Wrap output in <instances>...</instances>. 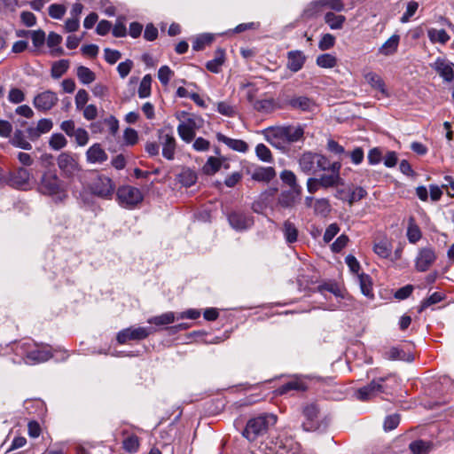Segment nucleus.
<instances>
[{"label": "nucleus", "mask_w": 454, "mask_h": 454, "mask_svg": "<svg viewBox=\"0 0 454 454\" xmlns=\"http://www.w3.org/2000/svg\"><path fill=\"white\" fill-rule=\"evenodd\" d=\"M268 143L282 151H288L291 145L304 140V128L301 125L270 126L263 130Z\"/></svg>", "instance_id": "f257e3e1"}, {"label": "nucleus", "mask_w": 454, "mask_h": 454, "mask_svg": "<svg viewBox=\"0 0 454 454\" xmlns=\"http://www.w3.org/2000/svg\"><path fill=\"white\" fill-rule=\"evenodd\" d=\"M15 352L28 364L45 362L53 356L47 347L39 346L31 340L17 344Z\"/></svg>", "instance_id": "f03ea898"}, {"label": "nucleus", "mask_w": 454, "mask_h": 454, "mask_svg": "<svg viewBox=\"0 0 454 454\" xmlns=\"http://www.w3.org/2000/svg\"><path fill=\"white\" fill-rule=\"evenodd\" d=\"M38 189L43 194L51 196L58 201H62L67 197L64 182L54 171H46L43 174Z\"/></svg>", "instance_id": "7ed1b4c3"}, {"label": "nucleus", "mask_w": 454, "mask_h": 454, "mask_svg": "<svg viewBox=\"0 0 454 454\" xmlns=\"http://www.w3.org/2000/svg\"><path fill=\"white\" fill-rule=\"evenodd\" d=\"M277 423V416L264 413L250 419L242 432L248 441H255L259 436L265 434L270 427Z\"/></svg>", "instance_id": "20e7f679"}, {"label": "nucleus", "mask_w": 454, "mask_h": 454, "mask_svg": "<svg viewBox=\"0 0 454 454\" xmlns=\"http://www.w3.org/2000/svg\"><path fill=\"white\" fill-rule=\"evenodd\" d=\"M302 415L304 420L301 426L308 432H325L330 424V418L321 416L318 407L314 403L304 406Z\"/></svg>", "instance_id": "39448f33"}, {"label": "nucleus", "mask_w": 454, "mask_h": 454, "mask_svg": "<svg viewBox=\"0 0 454 454\" xmlns=\"http://www.w3.org/2000/svg\"><path fill=\"white\" fill-rule=\"evenodd\" d=\"M299 166L302 172L312 175L317 171L326 170L329 160L320 153L305 152L299 158Z\"/></svg>", "instance_id": "423d86ee"}, {"label": "nucleus", "mask_w": 454, "mask_h": 454, "mask_svg": "<svg viewBox=\"0 0 454 454\" xmlns=\"http://www.w3.org/2000/svg\"><path fill=\"white\" fill-rule=\"evenodd\" d=\"M391 374L386 377L373 379L368 385L358 388L356 391V397L360 401H369L380 394L388 393V387L385 384L387 380L392 379Z\"/></svg>", "instance_id": "0eeeda50"}, {"label": "nucleus", "mask_w": 454, "mask_h": 454, "mask_svg": "<svg viewBox=\"0 0 454 454\" xmlns=\"http://www.w3.org/2000/svg\"><path fill=\"white\" fill-rule=\"evenodd\" d=\"M58 167L64 177H74L82 170L79 164V157L71 152L61 153L57 158Z\"/></svg>", "instance_id": "6e6552de"}, {"label": "nucleus", "mask_w": 454, "mask_h": 454, "mask_svg": "<svg viewBox=\"0 0 454 454\" xmlns=\"http://www.w3.org/2000/svg\"><path fill=\"white\" fill-rule=\"evenodd\" d=\"M114 188L112 179L104 175H98L89 185L92 194L103 199H110L114 194Z\"/></svg>", "instance_id": "1a4fd4ad"}, {"label": "nucleus", "mask_w": 454, "mask_h": 454, "mask_svg": "<svg viewBox=\"0 0 454 454\" xmlns=\"http://www.w3.org/2000/svg\"><path fill=\"white\" fill-rule=\"evenodd\" d=\"M141 191L130 185H124L117 190L119 203L128 208H132L143 200Z\"/></svg>", "instance_id": "9d476101"}, {"label": "nucleus", "mask_w": 454, "mask_h": 454, "mask_svg": "<svg viewBox=\"0 0 454 454\" xmlns=\"http://www.w3.org/2000/svg\"><path fill=\"white\" fill-rule=\"evenodd\" d=\"M158 138L162 147V156L172 160L175 158L176 140L170 129H160L158 130Z\"/></svg>", "instance_id": "9b49d317"}, {"label": "nucleus", "mask_w": 454, "mask_h": 454, "mask_svg": "<svg viewBox=\"0 0 454 454\" xmlns=\"http://www.w3.org/2000/svg\"><path fill=\"white\" fill-rule=\"evenodd\" d=\"M152 333V328L149 327H128L117 333L116 340L119 344H125L129 340H145Z\"/></svg>", "instance_id": "f8f14e48"}, {"label": "nucleus", "mask_w": 454, "mask_h": 454, "mask_svg": "<svg viewBox=\"0 0 454 454\" xmlns=\"http://www.w3.org/2000/svg\"><path fill=\"white\" fill-rule=\"evenodd\" d=\"M201 120L196 117H188L184 121H180L177 126V133L180 138L189 144L194 138L196 130L200 128Z\"/></svg>", "instance_id": "ddd939ff"}, {"label": "nucleus", "mask_w": 454, "mask_h": 454, "mask_svg": "<svg viewBox=\"0 0 454 454\" xmlns=\"http://www.w3.org/2000/svg\"><path fill=\"white\" fill-rule=\"evenodd\" d=\"M436 254L431 247H425L419 249L415 258V269L419 272H425L435 262Z\"/></svg>", "instance_id": "4468645a"}, {"label": "nucleus", "mask_w": 454, "mask_h": 454, "mask_svg": "<svg viewBox=\"0 0 454 454\" xmlns=\"http://www.w3.org/2000/svg\"><path fill=\"white\" fill-rule=\"evenodd\" d=\"M59 102L56 92L44 90L36 94L33 99V106L39 112L46 113L51 110Z\"/></svg>", "instance_id": "2eb2a0df"}, {"label": "nucleus", "mask_w": 454, "mask_h": 454, "mask_svg": "<svg viewBox=\"0 0 454 454\" xmlns=\"http://www.w3.org/2000/svg\"><path fill=\"white\" fill-rule=\"evenodd\" d=\"M430 67L438 74L444 82L450 83L454 82V63L447 59L437 58L430 64Z\"/></svg>", "instance_id": "dca6fc26"}, {"label": "nucleus", "mask_w": 454, "mask_h": 454, "mask_svg": "<svg viewBox=\"0 0 454 454\" xmlns=\"http://www.w3.org/2000/svg\"><path fill=\"white\" fill-rule=\"evenodd\" d=\"M30 172L24 168H19L16 171L7 173V180L5 184H9L17 189L26 190L29 186Z\"/></svg>", "instance_id": "f3484780"}, {"label": "nucleus", "mask_w": 454, "mask_h": 454, "mask_svg": "<svg viewBox=\"0 0 454 454\" xmlns=\"http://www.w3.org/2000/svg\"><path fill=\"white\" fill-rule=\"evenodd\" d=\"M228 221L231 226L236 231H244L250 228L254 224L251 215L242 212H232L228 215Z\"/></svg>", "instance_id": "a211bd4d"}, {"label": "nucleus", "mask_w": 454, "mask_h": 454, "mask_svg": "<svg viewBox=\"0 0 454 454\" xmlns=\"http://www.w3.org/2000/svg\"><path fill=\"white\" fill-rule=\"evenodd\" d=\"M366 82L375 90L379 91L383 97H388L389 93L387 90L383 78L377 73L369 71L364 74Z\"/></svg>", "instance_id": "6ab92c4d"}, {"label": "nucleus", "mask_w": 454, "mask_h": 454, "mask_svg": "<svg viewBox=\"0 0 454 454\" xmlns=\"http://www.w3.org/2000/svg\"><path fill=\"white\" fill-rule=\"evenodd\" d=\"M107 154L98 143L93 144L86 152V160L91 164H101L107 160Z\"/></svg>", "instance_id": "aec40b11"}, {"label": "nucleus", "mask_w": 454, "mask_h": 454, "mask_svg": "<svg viewBox=\"0 0 454 454\" xmlns=\"http://www.w3.org/2000/svg\"><path fill=\"white\" fill-rule=\"evenodd\" d=\"M306 60L304 53L301 51H291L287 53V68L296 73L300 71Z\"/></svg>", "instance_id": "412c9836"}, {"label": "nucleus", "mask_w": 454, "mask_h": 454, "mask_svg": "<svg viewBox=\"0 0 454 454\" xmlns=\"http://www.w3.org/2000/svg\"><path fill=\"white\" fill-rule=\"evenodd\" d=\"M216 139L219 142L225 144L233 151L239 153H247L248 151V145L244 140L231 138L222 133L216 134Z\"/></svg>", "instance_id": "4be33fe9"}, {"label": "nucleus", "mask_w": 454, "mask_h": 454, "mask_svg": "<svg viewBox=\"0 0 454 454\" xmlns=\"http://www.w3.org/2000/svg\"><path fill=\"white\" fill-rule=\"evenodd\" d=\"M393 246L387 238L380 239L374 241L372 250L382 259H388L392 254Z\"/></svg>", "instance_id": "5701e85b"}, {"label": "nucleus", "mask_w": 454, "mask_h": 454, "mask_svg": "<svg viewBox=\"0 0 454 454\" xmlns=\"http://www.w3.org/2000/svg\"><path fill=\"white\" fill-rule=\"evenodd\" d=\"M288 105L294 109L311 112L315 109V102L308 97L300 96L291 98Z\"/></svg>", "instance_id": "b1692460"}, {"label": "nucleus", "mask_w": 454, "mask_h": 454, "mask_svg": "<svg viewBox=\"0 0 454 454\" xmlns=\"http://www.w3.org/2000/svg\"><path fill=\"white\" fill-rule=\"evenodd\" d=\"M400 43V36L393 35L379 49V53L383 56H390L396 52Z\"/></svg>", "instance_id": "393cba45"}, {"label": "nucleus", "mask_w": 454, "mask_h": 454, "mask_svg": "<svg viewBox=\"0 0 454 454\" xmlns=\"http://www.w3.org/2000/svg\"><path fill=\"white\" fill-rule=\"evenodd\" d=\"M275 176L276 172L272 167H259L252 173V178L259 182H270Z\"/></svg>", "instance_id": "a878e982"}, {"label": "nucleus", "mask_w": 454, "mask_h": 454, "mask_svg": "<svg viewBox=\"0 0 454 454\" xmlns=\"http://www.w3.org/2000/svg\"><path fill=\"white\" fill-rule=\"evenodd\" d=\"M325 22L333 30L341 29L346 22V17L341 14H335L333 12H328L324 17Z\"/></svg>", "instance_id": "bb28decb"}, {"label": "nucleus", "mask_w": 454, "mask_h": 454, "mask_svg": "<svg viewBox=\"0 0 454 454\" xmlns=\"http://www.w3.org/2000/svg\"><path fill=\"white\" fill-rule=\"evenodd\" d=\"M224 59L225 51L223 49H218L215 53V58L207 62L206 67L208 71L218 74L224 63Z\"/></svg>", "instance_id": "cd10ccee"}, {"label": "nucleus", "mask_w": 454, "mask_h": 454, "mask_svg": "<svg viewBox=\"0 0 454 454\" xmlns=\"http://www.w3.org/2000/svg\"><path fill=\"white\" fill-rule=\"evenodd\" d=\"M427 37L432 43H447L450 37L444 29L428 28Z\"/></svg>", "instance_id": "c85d7f7f"}, {"label": "nucleus", "mask_w": 454, "mask_h": 454, "mask_svg": "<svg viewBox=\"0 0 454 454\" xmlns=\"http://www.w3.org/2000/svg\"><path fill=\"white\" fill-rule=\"evenodd\" d=\"M282 231L284 238L288 244H293L298 239V229L295 224L289 220H286L283 223Z\"/></svg>", "instance_id": "c756f323"}, {"label": "nucleus", "mask_w": 454, "mask_h": 454, "mask_svg": "<svg viewBox=\"0 0 454 454\" xmlns=\"http://www.w3.org/2000/svg\"><path fill=\"white\" fill-rule=\"evenodd\" d=\"M254 110L263 114H269L275 110L276 103L272 98L257 99L253 103Z\"/></svg>", "instance_id": "7c9ffc66"}, {"label": "nucleus", "mask_w": 454, "mask_h": 454, "mask_svg": "<svg viewBox=\"0 0 454 454\" xmlns=\"http://www.w3.org/2000/svg\"><path fill=\"white\" fill-rule=\"evenodd\" d=\"M412 454H427L432 449L431 442L425 440H415L409 445Z\"/></svg>", "instance_id": "2f4dec72"}, {"label": "nucleus", "mask_w": 454, "mask_h": 454, "mask_svg": "<svg viewBox=\"0 0 454 454\" xmlns=\"http://www.w3.org/2000/svg\"><path fill=\"white\" fill-rule=\"evenodd\" d=\"M383 356L385 359L387 360H413V357L409 355L407 356V354L403 349L397 347H392L388 350L385 351Z\"/></svg>", "instance_id": "473e14b6"}, {"label": "nucleus", "mask_w": 454, "mask_h": 454, "mask_svg": "<svg viewBox=\"0 0 454 454\" xmlns=\"http://www.w3.org/2000/svg\"><path fill=\"white\" fill-rule=\"evenodd\" d=\"M357 279L362 294L366 297H373L372 284L370 276L364 273H361L358 274Z\"/></svg>", "instance_id": "72a5a7b5"}, {"label": "nucleus", "mask_w": 454, "mask_h": 454, "mask_svg": "<svg viewBox=\"0 0 454 454\" xmlns=\"http://www.w3.org/2000/svg\"><path fill=\"white\" fill-rule=\"evenodd\" d=\"M223 162V159L210 156L202 168L203 172L206 175H214L221 168Z\"/></svg>", "instance_id": "f704fd0d"}, {"label": "nucleus", "mask_w": 454, "mask_h": 454, "mask_svg": "<svg viewBox=\"0 0 454 454\" xmlns=\"http://www.w3.org/2000/svg\"><path fill=\"white\" fill-rule=\"evenodd\" d=\"M176 319V315L174 312L169 311L163 313L159 316L152 317L148 319L149 324H153L158 326L166 325L172 324Z\"/></svg>", "instance_id": "c9c22d12"}, {"label": "nucleus", "mask_w": 454, "mask_h": 454, "mask_svg": "<svg viewBox=\"0 0 454 454\" xmlns=\"http://www.w3.org/2000/svg\"><path fill=\"white\" fill-rule=\"evenodd\" d=\"M11 143L12 145L21 148L23 150H31V144L26 139L25 135L22 130L16 129L13 137L11 139Z\"/></svg>", "instance_id": "e433bc0d"}, {"label": "nucleus", "mask_w": 454, "mask_h": 454, "mask_svg": "<svg viewBox=\"0 0 454 454\" xmlns=\"http://www.w3.org/2000/svg\"><path fill=\"white\" fill-rule=\"evenodd\" d=\"M76 75L79 81L83 84H90L96 79V74L89 67L79 66L77 67Z\"/></svg>", "instance_id": "4c0bfd02"}, {"label": "nucleus", "mask_w": 454, "mask_h": 454, "mask_svg": "<svg viewBox=\"0 0 454 454\" xmlns=\"http://www.w3.org/2000/svg\"><path fill=\"white\" fill-rule=\"evenodd\" d=\"M306 387L304 383L299 380H293L278 387V394L284 395L291 390L303 391Z\"/></svg>", "instance_id": "58836bf2"}, {"label": "nucleus", "mask_w": 454, "mask_h": 454, "mask_svg": "<svg viewBox=\"0 0 454 454\" xmlns=\"http://www.w3.org/2000/svg\"><path fill=\"white\" fill-rule=\"evenodd\" d=\"M321 187L330 188L338 185L340 181V176L337 174L322 175L320 178H317Z\"/></svg>", "instance_id": "ea45409f"}, {"label": "nucleus", "mask_w": 454, "mask_h": 454, "mask_svg": "<svg viewBox=\"0 0 454 454\" xmlns=\"http://www.w3.org/2000/svg\"><path fill=\"white\" fill-rule=\"evenodd\" d=\"M317 65L323 68H332L337 65V59L331 54L325 53L317 56Z\"/></svg>", "instance_id": "a19ab883"}, {"label": "nucleus", "mask_w": 454, "mask_h": 454, "mask_svg": "<svg viewBox=\"0 0 454 454\" xmlns=\"http://www.w3.org/2000/svg\"><path fill=\"white\" fill-rule=\"evenodd\" d=\"M151 85H152V76L150 74H145L137 90L138 97L140 98H148L151 94Z\"/></svg>", "instance_id": "79ce46f5"}, {"label": "nucleus", "mask_w": 454, "mask_h": 454, "mask_svg": "<svg viewBox=\"0 0 454 454\" xmlns=\"http://www.w3.org/2000/svg\"><path fill=\"white\" fill-rule=\"evenodd\" d=\"M67 145V140L61 133H54L51 136L49 145L51 149L59 151Z\"/></svg>", "instance_id": "37998d69"}, {"label": "nucleus", "mask_w": 454, "mask_h": 454, "mask_svg": "<svg viewBox=\"0 0 454 454\" xmlns=\"http://www.w3.org/2000/svg\"><path fill=\"white\" fill-rule=\"evenodd\" d=\"M69 62L67 59H61L55 62L51 67V76L55 79L61 77L68 69Z\"/></svg>", "instance_id": "c03bdc74"}, {"label": "nucleus", "mask_w": 454, "mask_h": 454, "mask_svg": "<svg viewBox=\"0 0 454 454\" xmlns=\"http://www.w3.org/2000/svg\"><path fill=\"white\" fill-rule=\"evenodd\" d=\"M313 6H327L335 12H341L344 10L345 5L342 0H317L312 4Z\"/></svg>", "instance_id": "a18cd8bd"}, {"label": "nucleus", "mask_w": 454, "mask_h": 454, "mask_svg": "<svg viewBox=\"0 0 454 454\" xmlns=\"http://www.w3.org/2000/svg\"><path fill=\"white\" fill-rule=\"evenodd\" d=\"M122 445L127 452L135 453L139 448V439L137 435L131 434L123 440Z\"/></svg>", "instance_id": "49530a36"}, {"label": "nucleus", "mask_w": 454, "mask_h": 454, "mask_svg": "<svg viewBox=\"0 0 454 454\" xmlns=\"http://www.w3.org/2000/svg\"><path fill=\"white\" fill-rule=\"evenodd\" d=\"M255 153L259 160L263 162H271L273 160L270 150L264 144H258L255 147Z\"/></svg>", "instance_id": "de8ad7c7"}, {"label": "nucleus", "mask_w": 454, "mask_h": 454, "mask_svg": "<svg viewBox=\"0 0 454 454\" xmlns=\"http://www.w3.org/2000/svg\"><path fill=\"white\" fill-rule=\"evenodd\" d=\"M422 233L419 227L414 223H410L407 229V239L410 243L415 244L421 239Z\"/></svg>", "instance_id": "09e8293b"}, {"label": "nucleus", "mask_w": 454, "mask_h": 454, "mask_svg": "<svg viewBox=\"0 0 454 454\" xmlns=\"http://www.w3.org/2000/svg\"><path fill=\"white\" fill-rule=\"evenodd\" d=\"M444 297H445V295L442 293H439V292L434 293L429 297H427V299L422 301V302L420 304L419 311H422V310L426 309L427 308H428L429 306L442 301L444 299Z\"/></svg>", "instance_id": "8fccbe9b"}, {"label": "nucleus", "mask_w": 454, "mask_h": 454, "mask_svg": "<svg viewBox=\"0 0 454 454\" xmlns=\"http://www.w3.org/2000/svg\"><path fill=\"white\" fill-rule=\"evenodd\" d=\"M213 41V36L209 34H204L198 36L192 43V49L194 51H201L206 45H208Z\"/></svg>", "instance_id": "3c124183"}, {"label": "nucleus", "mask_w": 454, "mask_h": 454, "mask_svg": "<svg viewBox=\"0 0 454 454\" xmlns=\"http://www.w3.org/2000/svg\"><path fill=\"white\" fill-rule=\"evenodd\" d=\"M315 213L321 215H327L331 211V206L326 199L317 200L314 205Z\"/></svg>", "instance_id": "603ef678"}, {"label": "nucleus", "mask_w": 454, "mask_h": 454, "mask_svg": "<svg viewBox=\"0 0 454 454\" xmlns=\"http://www.w3.org/2000/svg\"><path fill=\"white\" fill-rule=\"evenodd\" d=\"M367 192L363 187H356L354 190L348 192L347 201L349 205H352L354 202L359 201L364 198Z\"/></svg>", "instance_id": "864d4df0"}, {"label": "nucleus", "mask_w": 454, "mask_h": 454, "mask_svg": "<svg viewBox=\"0 0 454 454\" xmlns=\"http://www.w3.org/2000/svg\"><path fill=\"white\" fill-rule=\"evenodd\" d=\"M123 141L126 145H135L138 141L137 131L132 128H126L123 132Z\"/></svg>", "instance_id": "5fc2aeb1"}, {"label": "nucleus", "mask_w": 454, "mask_h": 454, "mask_svg": "<svg viewBox=\"0 0 454 454\" xmlns=\"http://www.w3.org/2000/svg\"><path fill=\"white\" fill-rule=\"evenodd\" d=\"M25 93L19 88H12L8 93V100L12 104H20L25 100Z\"/></svg>", "instance_id": "6e6d98bb"}, {"label": "nucleus", "mask_w": 454, "mask_h": 454, "mask_svg": "<svg viewBox=\"0 0 454 454\" xmlns=\"http://www.w3.org/2000/svg\"><path fill=\"white\" fill-rule=\"evenodd\" d=\"M419 8V4L415 1H410L407 4L406 11L400 19L402 23H407L411 18L416 13Z\"/></svg>", "instance_id": "4d7b16f0"}, {"label": "nucleus", "mask_w": 454, "mask_h": 454, "mask_svg": "<svg viewBox=\"0 0 454 454\" xmlns=\"http://www.w3.org/2000/svg\"><path fill=\"white\" fill-rule=\"evenodd\" d=\"M335 42L336 39L334 35L332 34H325L319 40L318 48L321 51H327L334 46Z\"/></svg>", "instance_id": "13d9d810"}, {"label": "nucleus", "mask_w": 454, "mask_h": 454, "mask_svg": "<svg viewBox=\"0 0 454 454\" xmlns=\"http://www.w3.org/2000/svg\"><path fill=\"white\" fill-rule=\"evenodd\" d=\"M89 101V94L84 89H80L74 98L75 107L77 110H82L86 106V104Z\"/></svg>", "instance_id": "bf43d9fd"}, {"label": "nucleus", "mask_w": 454, "mask_h": 454, "mask_svg": "<svg viewBox=\"0 0 454 454\" xmlns=\"http://www.w3.org/2000/svg\"><path fill=\"white\" fill-rule=\"evenodd\" d=\"M217 112L227 117H232L236 114L235 107L226 101L217 103Z\"/></svg>", "instance_id": "052dcab7"}, {"label": "nucleus", "mask_w": 454, "mask_h": 454, "mask_svg": "<svg viewBox=\"0 0 454 454\" xmlns=\"http://www.w3.org/2000/svg\"><path fill=\"white\" fill-rule=\"evenodd\" d=\"M67 12L66 7L63 4H52L49 6V15L52 19L60 20L63 18Z\"/></svg>", "instance_id": "680f3d73"}, {"label": "nucleus", "mask_w": 454, "mask_h": 454, "mask_svg": "<svg viewBox=\"0 0 454 454\" xmlns=\"http://www.w3.org/2000/svg\"><path fill=\"white\" fill-rule=\"evenodd\" d=\"M73 137L79 146H84L89 142V133L83 128H77Z\"/></svg>", "instance_id": "e2e57ef3"}, {"label": "nucleus", "mask_w": 454, "mask_h": 454, "mask_svg": "<svg viewBox=\"0 0 454 454\" xmlns=\"http://www.w3.org/2000/svg\"><path fill=\"white\" fill-rule=\"evenodd\" d=\"M173 75V71L168 66H162L158 71V79L163 85H167Z\"/></svg>", "instance_id": "0e129e2a"}, {"label": "nucleus", "mask_w": 454, "mask_h": 454, "mask_svg": "<svg viewBox=\"0 0 454 454\" xmlns=\"http://www.w3.org/2000/svg\"><path fill=\"white\" fill-rule=\"evenodd\" d=\"M340 231V227L337 223H331L324 233L323 239L325 243H329Z\"/></svg>", "instance_id": "69168bd1"}, {"label": "nucleus", "mask_w": 454, "mask_h": 454, "mask_svg": "<svg viewBox=\"0 0 454 454\" xmlns=\"http://www.w3.org/2000/svg\"><path fill=\"white\" fill-rule=\"evenodd\" d=\"M280 178L285 184H288L292 188H295V186L297 185L296 176L291 170L282 171L280 174Z\"/></svg>", "instance_id": "338daca9"}, {"label": "nucleus", "mask_w": 454, "mask_h": 454, "mask_svg": "<svg viewBox=\"0 0 454 454\" xmlns=\"http://www.w3.org/2000/svg\"><path fill=\"white\" fill-rule=\"evenodd\" d=\"M348 238L347 235H340L337 238V239L332 244L331 249L334 253L340 252L348 244Z\"/></svg>", "instance_id": "774afa93"}]
</instances>
